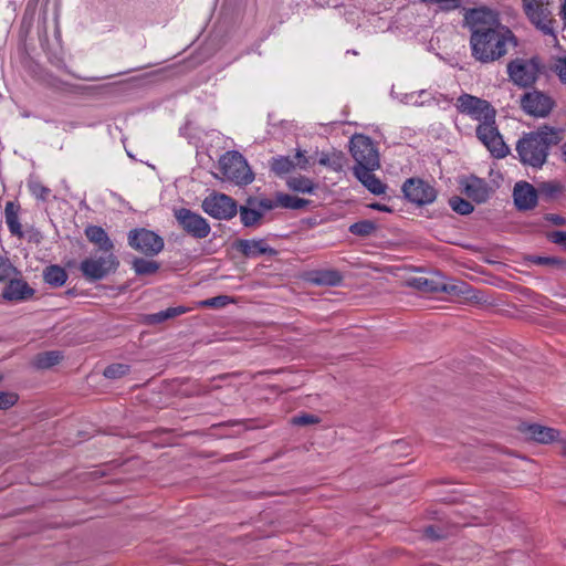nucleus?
<instances>
[{
    "label": "nucleus",
    "instance_id": "nucleus-6",
    "mask_svg": "<svg viewBox=\"0 0 566 566\" xmlns=\"http://www.w3.org/2000/svg\"><path fill=\"white\" fill-rule=\"evenodd\" d=\"M542 70L541 61L537 56L531 59L516 57L507 64V74L510 80L518 87H533Z\"/></svg>",
    "mask_w": 566,
    "mask_h": 566
},
{
    "label": "nucleus",
    "instance_id": "nucleus-1",
    "mask_svg": "<svg viewBox=\"0 0 566 566\" xmlns=\"http://www.w3.org/2000/svg\"><path fill=\"white\" fill-rule=\"evenodd\" d=\"M464 25L470 31L471 56L481 64L500 61L510 46L518 45L517 36L502 23L500 13L488 7L468 9Z\"/></svg>",
    "mask_w": 566,
    "mask_h": 566
},
{
    "label": "nucleus",
    "instance_id": "nucleus-27",
    "mask_svg": "<svg viewBox=\"0 0 566 566\" xmlns=\"http://www.w3.org/2000/svg\"><path fill=\"white\" fill-rule=\"evenodd\" d=\"M312 281L317 285L337 286L343 281V275L337 270H319L314 272Z\"/></svg>",
    "mask_w": 566,
    "mask_h": 566
},
{
    "label": "nucleus",
    "instance_id": "nucleus-37",
    "mask_svg": "<svg viewBox=\"0 0 566 566\" xmlns=\"http://www.w3.org/2000/svg\"><path fill=\"white\" fill-rule=\"evenodd\" d=\"M130 366L127 364L116 363L108 365L104 371L103 375L107 379H118L124 377L125 375L129 374Z\"/></svg>",
    "mask_w": 566,
    "mask_h": 566
},
{
    "label": "nucleus",
    "instance_id": "nucleus-28",
    "mask_svg": "<svg viewBox=\"0 0 566 566\" xmlns=\"http://www.w3.org/2000/svg\"><path fill=\"white\" fill-rule=\"evenodd\" d=\"M188 308L185 306L168 307L158 313L149 314L146 316L145 322L148 324H160L167 319L177 317L181 314L187 313Z\"/></svg>",
    "mask_w": 566,
    "mask_h": 566
},
{
    "label": "nucleus",
    "instance_id": "nucleus-5",
    "mask_svg": "<svg viewBox=\"0 0 566 566\" xmlns=\"http://www.w3.org/2000/svg\"><path fill=\"white\" fill-rule=\"evenodd\" d=\"M119 266V261L113 251L97 252L84 259L80 263L82 275L90 282H96L115 273Z\"/></svg>",
    "mask_w": 566,
    "mask_h": 566
},
{
    "label": "nucleus",
    "instance_id": "nucleus-7",
    "mask_svg": "<svg viewBox=\"0 0 566 566\" xmlns=\"http://www.w3.org/2000/svg\"><path fill=\"white\" fill-rule=\"evenodd\" d=\"M174 217L178 227L193 239L201 240L209 235L211 227L199 213L188 208H174Z\"/></svg>",
    "mask_w": 566,
    "mask_h": 566
},
{
    "label": "nucleus",
    "instance_id": "nucleus-35",
    "mask_svg": "<svg viewBox=\"0 0 566 566\" xmlns=\"http://www.w3.org/2000/svg\"><path fill=\"white\" fill-rule=\"evenodd\" d=\"M563 190L564 187L558 181H544L538 185L537 193L549 200L558 197Z\"/></svg>",
    "mask_w": 566,
    "mask_h": 566
},
{
    "label": "nucleus",
    "instance_id": "nucleus-22",
    "mask_svg": "<svg viewBox=\"0 0 566 566\" xmlns=\"http://www.w3.org/2000/svg\"><path fill=\"white\" fill-rule=\"evenodd\" d=\"M20 209L21 207L19 203L8 201L4 208V217L10 233L14 237H18L19 239H22L24 237V233L22 231V226L19 221Z\"/></svg>",
    "mask_w": 566,
    "mask_h": 566
},
{
    "label": "nucleus",
    "instance_id": "nucleus-59",
    "mask_svg": "<svg viewBox=\"0 0 566 566\" xmlns=\"http://www.w3.org/2000/svg\"><path fill=\"white\" fill-rule=\"evenodd\" d=\"M212 389H218V386H214V387H212V388H210V389H206V390H205V392H208V391H210V390H212Z\"/></svg>",
    "mask_w": 566,
    "mask_h": 566
},
{
    "label": "nucleus",
    "instance_id": "nucleus-57",
    "mask_svg": "<svg viewBox=\"0 0 566 566\" xmlns=\"http://www.w3.org/2000/svg\"><path fill=\"white\" fill-rule=\"evenodd\" d=\"M55 66L59 69H65V64L63 63L62 60H59L57 63H55Z\"/></svg>",
    "mask_w": 566,
    "mask_h": 566
},
{
    "label": "nucleus",
    "instance_id": "nucleus-54",
    "mask_svg": "<svg viewBox=\"0 0 566 566\" xmlns=\"http://www.w3.org/2000/svg\"><path fill=\"white\" fill-rule=\"evenodd\" d=\"M559 14L562 17V20L564 21V24L566 25V0L563 2L562 7H560Z\"/></svg>",
    "mask_w": 566,
    "mask_h": 566
},
{
    "label": "nucleus",
    "instance_id": "nucleus-26",
    "mask_svg": "<svg viewBox=\"0 0 566 566\" xmlns=\"http://www.w3.org/2000/svg\"><path fill=\"white\" fill-rule=\"evenodd\" d=\"M63 359L60 350H49L39 353L33 359V366L38 369H49L57 365Z\"/></svg>",
    "mask_w": 566,
    "mask_h": 566
},
{
    "label": "nucleus",
    "instance_id": "nucleus-3",
    "mask_svg": "<svg viewBox=\"0 0 566 566\" xmlns=\"http://www.w3.org/2000/svg\"><path fill=\"white\" fill-rule=\"evenodd\" d=\"M548 0H522V9L530 23L543 35L557 40L556 27Z\"/></svg>",
    "mask_w": 566,
    "mask_h": 566
},
{
    "label": "nucleus",
    "instance_id": "nucleus-10",
    "mask_svg": "<svg viewBox=\"0 0 566 566\" xmlns=\"http://www.w3.org/2000/svg\"><path fill=\"white\" fill-rule=\"evenodd\" d=\"M274 205L270 198L249 196L245 203L238 207L240 221L244 228H256L263 223L266 211L273 210Z\"/></svg>",
    "mask_w": 566,
    "mask_h": 566
},
{
    "label": "nucleus",
    "instance_id": "nucleus-39",
    "mask_svg": "<svg viewBox=\"0 0 566 566\" xmlns=\"http://www.w3.org/2000/svg\"><path fill=\"white\" fill-rule=\"evenodd\" d=\"M470 291V286L464 283L460 282L458 284H448L444 282H440L439 293H447L450 295H465Z\"/></svg>",
    "mask_w": 566,
    "mask_h": 566
},
{
    "label": "nucleus",
    "instance_id": "nucleus-47",
    "mask_svg": "<svg viewBox=\"0 0 566 566\" xmlns=\"http://www.w3.org/2000/svg\"><path fill=\"white\" fill-rule=\"evenodd\" d=\"M365 187L374 195H381L387 188V186L375 175L369 179Z\"/></svg>",
    "mask_w": 566,
    "mask_h": 566
},
{
    "label": "nucleus",
    "instance_id": "nucleus-14",
    "mask_svg": "<svg viewBox=\"0 0 566 566\" xmlns=\"http://www.w3.org/2000/svg\"><path fill=\"white\" fill-rule=\"evenodd\" d=\"M350 154L356 165L380 167L379 154L370 137L356 134L350 139Z\"/></svg>",
    "mask_w": 566,
    "mask_h": 566
},
{
    "label": "nucleus",
    "instance_id": "nucleus-33",
    "mask_svg": "<svg viewBox=\"0 0 566 566\" xmlns=\"http://www.w3.org/2000/svg\"><path fill=\"white\" fill-rule=\"evenodd\" d=\"M132 266L137 275H150L159 270L160 264L154 260L134 258Z\"/></svg>",
    "mask_w": 566,
    "mask_h": 566
},
{
    "label": "nucleus",
    "instance_id": "nucleus-46",
    "mask_svg": "<svg viewBox=\"0 0 566 566\" xmlns=\"http://www.w3.org/2000/svg\"><path fill=\"white\" fill-rule=\"evenodd\" d=\"M14 271L15 269L10 263L9 259L0 255V281L8 280Z\"/></svg>",
    "mask_w": 566,
    "mask_h": 566
},
{
    "label": "nucleus",
    "instance_id": "nucleus-17",
    "mask_svg": "<svg viewBox=\"0 0 566 566\" xmlns=\"http://www.w3.org/2000/svg\"><path fill=\"white\" fill-rule=\"evenodd\" d=\"M518 430L526 439L537 443H552L559 438V431L557 429L538 423L523 422L518 426Z\"/></svg>",
    "mask_w": 566,
    "mask_h": 566
},
{
    "label": "nucleus",
    "instance_id": "nucleus-42",
    "mask_svg": "<svg viewBox=\"0 0 566 566\" xmlns=\"http://www.w3.org/2000/svg\"><path fill=\"white\" fill-rule=\"evenodd\" d=\"M319 417L312 413H301L292 417L291 423L293 426L305 427L311 424L319 423Z\"/></svg>",
    "mask_w": 566,
    "mask_h": 566
},
{
    "label": "nucleus",
    "instance_id": "nucleus-48",
    "mask_svg": "<svg viewBox=\"0 0 566 566\" xmlns=\"http://www.w3.org/2000/svg\"><path fill=\"white\" fill-rule=\"evenodd\" d=\"M547 239L566 250V231H552L547 233Z\"/></svg>",
    "mask_w": 566,
    "mask_h": 566
},
{
    "label": "nucleus",
    "instance_id": "nucleus-16",
    "mask_svg": "<svg viewBox=\"0 0 566 566\" xmlns=\"http://www.w3.org/2000/svg\"><path fill=\"white\" fill-rule=\"evenodd\" d=\"M232 249L245 259H256L261 255H277V251L270 247L265 239H237L232 243Z\"/></svg>",
    "mask_w": 566,
    "mask_h": 566
},
{
    "label": "nucleus",
    "instance_id": "nucleus-29",
    "mask_svg": "<svg viewBox=\"0 0 566 566\" xmlns=\"http://www.w3.org/2000/svg\"><path fill=\"white\" fill-rule=\"evenodd\" d=\"M440 282L433 277L418 276L408 280L407 285L423 293H439Z\"/></svg>",
    "mask_w": 566,
    "mask_h": 566
},
{
    "label": "nucleus",
    "instance_id": "nucleus-8",
    "mask_svg": "<svg viewBox=\"0 0 566 566\" xmlns=\"http://www.w3.org/2000/svg\"><path fill=\"white\" fill-rule=\"evenodd\" d=\"M455 106L460 113L469 115L480 123L493 122L496 118V109L489 101L468 93L458 97Z\"/></svg>",
    "mask_w": 566,
    "mask_h": 566
},
{
    "label": "nucleus",
    "instance_id": "nucleus-24",
    "mask_svg": "<svg viewBox=\"0 0 566 566\" xmlns=\"http://www.w3.org/2000/svg\"><path fill=\"white\" fill-rule=\"evenodd\" d=\"M43 280L53 287H60L66 282L67 273L62 266L52 264L43 270Z\"/></svg>",
    "mask_w": 566,
    "mask_h": 566
},
{
    "label": "nucleus",
    "instance_id": "nucleus-2",
    "mask_svg": "<svg viewBox=\"0 0 566 566\" xmlns=\"http://www.w3.org/2000/svg\"><path fill=\"white\" fill-rule=\"evenodd\" d=\"M564 139V129L544 124L536 130L524 133L516 143V153L524 166L542 168L549 155V149Z\"/></svg>",
    "mask_w": 566,
    "mask_h": 566
},
{
    "label": "nucleus",
    "instance_id": "nucleus-13",
    "mask_svg": "<svg viewBox=\"0 0 566 566\" xmlns=\"http://www.w3.org/2000/svg\"><path fill=\"white\" fill-rule=\"evenodd\" d=\"M128 244L146 256H155L164 250V239L156 232L137 228L128 232Z\"/></svg>",
    "mask_w": 566,
    "mask_h": 566
},
{
    "label": "nucleus",
    "instance_id": "nucleus-18",
    "mask_svg": "<svg viewBox=\"0 0 566 566\" xmlns=\"http://www.w3.org/2000/svg\"><path fill=\"white\" fill-rule=\"evenodd\" d=\"M513 199L517 210H531L537 205V189L526 181L516 182L513 190Z\"/></svg>",
    "mask_w": 566,
    "mask_h": 566
},
{
    "label": "nucleus",
    "instance_id": "nucleus-4",
    "mask_svg": "<svg viewBox=\"0 0 566 566\" xmlns=\"http://www.w3.org/2000/svg\"><path fill=\"white\" fill-rule=\"evenodd\" d=\"M219 170L226 180L237 186H248L254 180V172L247 159L237 150L227 151L220 157Z\"/></svg>",
    "mask_w": 566,
    "mask_h": 566
},
{
    "label": "nucleus",
    "instance_id": "nucleus-15",
    "mask_svg": "<svg viewBox=\"0 0 566 566\" xmlns=\"http://www.w3.org/2000/svg\"><path fill=\"white\" fill-rule=\"evenodd\" d=\"M401 189L405 198L417 206L430 205L437 198V190L420 178L407 179Z\"/></svg>",
    "mask_w": 566,
    "mask_h": 566
},
{
    "label": "nucleus",
    "instance_id": "nucleus-38",
    "mask_svg": "<svg viewBox=\"0 0 566 566\" xmlns=\"http://www.w3.org/2000/svg\"><path fill=\"white\" fill-rule=\"evenodd\" d=\"M526 260L535 265L564 268L565 261L556 256L528 255Z\"/></svg>",
    "mask_w": 566,
    "mask_h": 566
},
{
    "label": "nucleus",
    "instance_id": "nucleus-45",
    "mask_svg": "<svg viewBox=\"0 0 566 566\" xmlns=\"http://www.w3.org/2000/svg\"><path fill=\"white\" fill-rule=\"evenodd\" d=\"M231 297L228 295H218L214 297L207 298L202 301V306L205 307H223L231 302Z\"/></svg>",
    "mask_w": 566,
    "mask_h": 566
},
{
    "label": "nucleus",
    "instance_id": "nucleus-56",
    "mask_svg": "<svg viewBox=\"0 0 566 566\" xmlns=\"http://www.w3.org/2000/svg\"><path fill=\"white\" fill-rule=\"evenodd\" d=\"M560 454L566 458V439L560 443Z\"/></svg>",
    "mask_w": 566,
    "mask_h": 566
},
{
    "label": "nucleus",
    "instance_id": "nucleus-23",
    "mask_svg": "<svg viewBox=\"0 0 566 566\" xmlns=\"http://www.w3.org/2000/svg\"><path fill=\"white\" fill-rule=\"evenodd\" d=\"M272 203L274 205V209L281 207L284 209L301 210L306 208L311 201L289 193L276 192L275 199H272Z\"/></svg>",
    "mask_w": 566,
    "mask_h": 566
},
{
    "label": "nucleus",
    "instance_id": "nucleus-49",
    "mask_svg": "<svg viewBox=\"0 0 566 566\" xmlns=\"http://www.w3.org/2000/svg\"><path fill=\"white\" fill-rule=\"evenodd\" d=\"M461 7V0H443L439 4L442 11H452Z\"/></svg>",
    "mask_w": 566,
    "mask_h": 566
},
{
    "label": "nucleus",
    "instance_id": "nucleus-20",
    "mask_svg": "<svg viewBox=\"0 0 566 566\" xmlns=\"http://www.w3.org/2000/svg\"><path fill=\"white\" fill-rule=\"evenodd\" d=\"M492 192L489 184L479 177L471 176L464 186V193L475 203H484L488 201Z\"/></svg>",
    "mask_w": 566,
    "mask_h": 566
},
{
    "label": "nucleus",
    "instance_id": "nucleus-50",
    "mask_svg": "<svg viewBox=\"0 0 566 566\" xmlns=\"http://www.w3.org/2000/svg\"><path fill=\"white\" fill-rule=\"evenodd\" d=\"M545 220L549 221L554 226H566V218L555 214V213H547L545 214Z\"/></svg>",
    "mask_w": 566,
    "mask_h": 566
},
{
    "label": "nucleus",
    "instance_id": "nucleus-19",
    "mask_svg": "<svg viewBox=\"0 0 566 566\" xmlns=\"http://www.w3.org/2000/svg\"><path fill=\"white\" fill-rule=\"evenodd\" d=\"M35 291L22 279H11L4 286L2 297L11 302L27 301L33 297Z\"/></svg>",
    "mask_w": 566,
    "mask_h": 566
},
{
    "label": "nucleus",
    "instance_id": "nucleus-60",
    "mask_svg": "<svg viewBox=\"0 0 566 566\" xmlns=\"http://www.w3.org/2000/svg\"><path fill=\"white\" fill-rule=\"evenodd\" d=\"M66 293L67 294H74L73 290H69Z\"/></svg>",
    "mask_w": 566,
    "mask_h": 566
},
{
    "label": "nucleus",
    "instance_id": "nucleus-43",
    "mask_svg": "<svg viewBox=\"0 0 566 566\" xmlns=\"http://www.w3.org/2000/svg\"><path fill=\"white\" fill-rule=\"evenodd\" d=\"M551 70L556 73L563 84H566V56L557 57Z\"/></svg>",
    "mask_w": 566,
    "mask_h": 566
},
{
    "label": "nucleus",
    "instance_id": "nucleus-32",
    "mask_svg": "<svg viewBox=\"0 0 566 566\" xmlns=\"http://www.w3.org/2000/svg\"><path fill=\"white\" fill-rule=\"evenodd\" d=\"M295 168V161L289 156H277L270 160V169L276 176H283Z\"/></svg>",
    "mask_w": 566,
    "mask_h": 566
},
{
    "label": "nucleus",
    "instance_id": "nucleus-58",
    "mask_svg": "<svg viewBox=\"0 0 566 566\" xmlns=\"http://www.w3.org/2000/svg\"><path fill=\"white\" fill-rule=\"evenodd\" d=\"M229 377H230V374H221L217 378L223 380V379H227Z\"/></svg>",
    "mask_w": 566,
    "mask_h": 566
},
{
    "label": "nucleus",
    "instance_id": "nucleus-44",
    "mask_svg": "<svg viewBox=\"0 0 566 566\" xmlns=\"http://www.w3.org/2000/svg\"><path fill=\"white\" fill-rule=\"evenodd\" d=\"M19 400V396L15 392L0 391V409L7 410L13 407Z\"/></svg>",
    "mask_w": 566,
    "mask_h": 566
},
{
    "label": "nucleus",
    "instance_id": "nucleus-53",
    "mask_svg": "<svg viewBox=\"0 0 566 566\" xmlns=\"http://www.w3.org/2000/svg\"><path fill=\"white\" fill-rule=\"evenodd\" d=\"M369 207L371 209H374V210L384 211V212H391L392 211V209L390 207H388L386 205L377 203V202L376 203H371Z\"/></svg>",
    "mask_w": 566,
    "mask_h": 566
},
{
    "label": "nucleus",
    "instance_id": "nucleus-30",
    "mask_svg": "<svg viewBox=\"0 0 566 566\" xmlns=\"http://www.w3.org/2000/svg\"><path fill=\"white\" fill-rule=\"evenodd\" d=\"M286 185L289 189L302 193H313L317 185L305 176L291 177L287 179Z\"/></svg>",
    "mask_w": 566,
    "mask_h": 566
},
{
    "label": "nucleus",
    "instance_id": "nucleus-21",
    "mask_svg": "<svg viewBox=\"0 0 566 566\" xmlns=\"http://www.w3.org/2000/svg\"><path fill=\"white\" fill-rule=\"evenodd\" d=\"M87 240L97 245V252H109L114 250V244L106 231L99 226H88L85 229Z\"/></svg>",
    "mask_w": 566,
    "mask_h": 566
},
{
    "label": "nucleus",
    "instance_id": "nucleus-31",
    "mask_svg": "<svg viewBox=\"0 0 566 566\" xmlns=\"http://www.w3.org/2000/svg\"><path fill=\"white\" fill-rule=\"evenodd\" d=\"M319 165L326 166L334 171H342L347 163V158L343 151H334L332 154H323L319 158Z\"/></svg>",
    "mask_w": 566,
    "mask_h": 566
},
{
    "label": "nucleus",
    "instance_id": "nucleus-9",
    "mask_svg": "<svg viewBox=\"0 0 566 566\" xmlns=\"http://www.w3.org/2000/svg\"><path fill=\"white\" fill-rule=\"evenodd\" d=\"M203 212L217 220H231L238 213L237 201L222 192L212 191L201 202Z\"/></svg>",
    "mask_w": 566,
    "mask_h": 566
},
{
    "label": "nucleus",
    "instance_id": "nucleus-51",
    "mask_svg": "<svg viewBox=\"0 0 566 566\" xmlns=\"http://www.w3.org/2000/svg\"><path fill=\"white\" fill-rule=\"evenodd\" d=\"M295 158L297 161L295 163V167H300L301 169H306L308 166V159L305 156V153L302 150H297Z\"/></svg>",
    "mask_w": 566,
    "mask_h": 566
},
{
    "label": "nucleus",
    "instance_id": "nucleus-52",
    "mask_svg": "<svg viewBox=\"0 0 566 566\" xmlns=\"http://www.w3.org/2000/svg\"><path fill=\"white\" fill-rule=\"evenodd\" d=\"M424 534L427 537L434 539V541L442 538V536L437 533L434 526H432V525L426 527Z\"/></svg>",
    "mask_w": 566,
    "mask_h": 566
},
{
    "label": "nucleus",
    "instance_id": "nucleus-41",
    "mask_svg": "<svg viewBox=\"0 0 566 566\" xmlns=\"http://www.w3.org/2000/svg\"><path fill=\"white\" fill-rule=\"evenodd\" d=\"M28 187L31 193L42 201H46L51 193V190L38 180H29Z\"/></svg>",
    "mask_w": 566,
    "mask_h": 566
},
{
    "label": "nucleus",
    "instance_id": "nucleus-12",
    "mask_svg": "<svg viewBox=\"0 0 566 566\" xmlns=\"http://www.w3.org/2000/svg\"><path fill=\"white\" fill-rule=\"evenodd\" d=\"M556 103L554 98L543 91L536 88L525 92L520 97V107L522 111L533 117H547Z\"/></svg>",
    "mask_w": 566,
    "mask_h": 566
},
{
    "label": "nucleus",
    "instance_id": "nucleus-25",
    "mask_svg": "<svg viewBox=\"0 0 566 566\" xmlns=\"http://www.w3.org/2000/svg\"><path fill=\"white\" fill-rule=\"evenodd\" d=\"M42 83L48 88H51L55 92H61V93H74V92H78V90L81 88L77 85H73V84H70V83L61 80L60 77L55 76L52 73H45L42 77Z\"/></svg>",
    "mask_w": 566,
    "mask_h": 566
},
{
    "label": "nucleus",
    "instance_id": "nucleus-36",
    "mask_svg": "<svg viewBox=\"0 0 566 566\" xmlns=\"http://www.w3.org/2000/svg\"><path fill=\"white\" fill-rule=\"evenodd\" d=\"M449 205L452 208V210L461 216H468L471 212H473L474 207L473 205L459 196H453L449 199Z\"/></svg>",
    "mask_w": 566,
    "mask_h": 566
},
{
    "label": "nucleus",
    "instance_id": "nucleus-40",
    "mask_svg": "<svg viewBox=\"0 0 566 566\" xmlns=\"http://www.w3.org/2000/svg\"><path fill=\"white\" fill-rule=\"evenodd\" d=\"M378 168L379 167H371L368 165H355L353 167V174L365 186L374 176V170Z\"/></svg>",
    "mask_w": 566,
    "mask_h": 566
},
{
    "label": "nucleus",
    "instance_id": "nucleus-11",
    "mask_svg": "<svg viewBox=\"0 0 566 566\" xmlns=\"http://www.w3.org/2000/svg\"><path fill=\"white\" fill-rule=\"evenodd\" d=\"M475 134L478 139L488 148L492 157L502 159L510 154V148L503 140L496 126V120L480 123L476 126Z\"/></svg>",
    "mask_w": 566,
    "mask_h": 566
},
{
    "label": "nucleus",
    "instance_id": "nucleus-55",
    "mask_svg": "<svg viewBox=\"0 0 566 566\" xmlns=\"http://www.w3.org/2000/svg\"><path fill=\"white\" fill-rule=\"evenodd\" d=\"M562 160L566 164V142L560 146Z\"/></svg>",
    "mask_w": 566,
    "mask_h": 566
},
{
    "label": "nucleus",
    "instance_id": "nucleus-34",
    "mask_svg": "<svg viewBox=\"0 0 566 566\" xmlns=\"http://www.w3.org/2000/svg\"><path fill=\"white\" fill-rule=\"evenodd\" d=\"M378 229V226L373 220H360L349 226L348 231L357 237H369L376 230Z\"/></svg>",
    "mask_w": 566,
    "mask_h": 566
}]
</instances>
